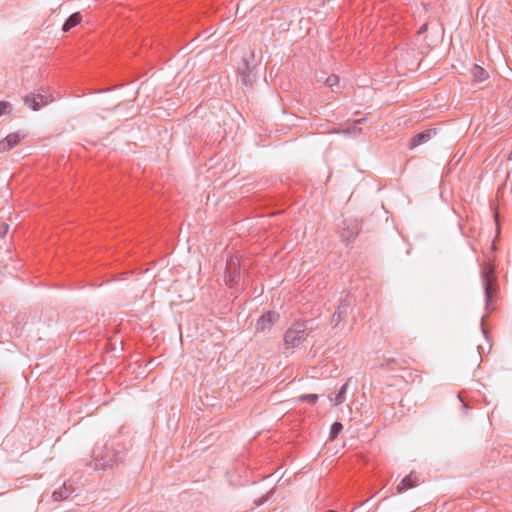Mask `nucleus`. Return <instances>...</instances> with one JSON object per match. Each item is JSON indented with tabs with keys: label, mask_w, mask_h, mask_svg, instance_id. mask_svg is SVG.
I'll return each mask as SVG.
<instances>
[{
	"label": "nucleus",
	"mask_w": 512,
	"mask_h": 512,
	"mask_svg": "<svg viewBox=\"0 0 512 512\" xmlns=\"http://www.w3.org/2000/svg\"><path fill=\"white\" fill-rule=\"evenodd\" d=\"M125 456V448L120 442H107L97 445L93 451V460L96 469L111 468L121 462Z\"/></svg>",
	"instance_id": "nucleus-1"
},
{
	"label": "nucleus",
	"mask_w": 512,
	"mask_h": 512,
	"mask_svg": "<svg viewBox=\"0 0 512 512\" xmlns=\"http://www.w3.org/2000/svg\"><path fill=\"white\" fill-rule=\"evenodd\" d=\"M310 321H296L285 332L283 341L285 350H294L302 344L310 334Z\"/></svg>",
	"instance_id": "nucleus-2"
},
{
	"label": "nucleus",
	"mask_w": 512,
	"mask_h": 512,
	"mask_svg": "<svg viewBox=\"0 0 512 512\" xmlns=\"http://www.w3.org/2000/svg\"><path fill=\"white\" fill-rule=\"evenodd\" d=\"M257 66L258 62L256 61L254 51H250L243 57L242 62L238 67V73L243 85L252 87L256 82L258 77Z\"/></svg>",
	"instance_id": "nucleus-3"
},
{
	"label": "nucleus",
	"mask_w": 512,
	"mask_h": 512,
	"mask_svg": "<svg viewBox=\"0 0 512 512\" xmlns=\"http://www.w3.org/2000/svg\"><path fill=\"white\" fill-rule=\"evenodd\" d=\"M240 278V260L236 256L230 257L226 264L225 281L232 287Z\"/></svg>",
	"instance_id": "nucleus-4"
},
{
	"label": "nucleus",
	"mask_w": 512,
	"mask_h": 512,
	"mask_svg": "<svg viewBox=\"0 0 512 512\" xmlns=\"http://www.w3.org/2000/svg\"><path fill=\"white\" fill-rule=\"evenodd\" d=\"M482 277L484 283L486 305H488L492 301L493 293L495 291L494 268L491 266H485L482 270Z\"/></svg>",
	"instance_id": "nucleus-5"
},
{
	"label": "nucleus",
	"mask_w": 512,
	"mask_h": 512,
	"mask_svg": "<svg viewBox=\"0 0 512 512\" xmlns=\"http://www.w3.org/2000/svg\"><path fill=\"white\" fill-rule=\"evenodd\" d=\"M24 103L34 111L39 110L43 106L53 101L51 95H44L41 93H31L26 95L24 98Z\"/></svg>",
	"instance_id": "nucleus-6"
},
{
	"label": "nucleus",
	"mask_w": 512,
	"mask_h": 512,
	"mask_svg": "<svg viewBox=\"0 0 512 512\" xmlns=\"http://www.w3.org/2000/svg\"><path fill=\"white\" fill-rule=\"evenodd\" d=\"M280 316L275 311H268L263 314L256 323L257 332L270 331L272 326L279 320Z\"/></svg>",
	"instance_id": "nucleus-7"
},
{
	"label": "nucleus",
	"mask_w": 512,
	"mask_h": 512,
	"mask_svg": "<svg viewBox=\"0 0 512 512\" xmlns=\"http://www.w3.org/2000/svg\"><path fill=\"white\" fill-rule=\"evenodd\" d=\"M438 133V130L436 128H429L426 129L415 136H413L408 144L409 149H414L422 144L427 143L432 138H434Z\"/></svg>",
	"instance_id": "nucleus-8"
},
{
	"label": "nucleus",
	"mask_w": 512,
	"mask_h": 512,
	"mask_svg": "<svg viewBox=\"0 0 512 512\" xmlns=\"http://www.w3.org/2000/svg\"><path fill=\"white\" fill-rule=\"evenodd\" d=\"M351 306V299L346 298L340 305L337 307L336 311L332 315V323L337 326L341 321H344L347 317L348 311Z\"/></svg>",
	"instance_id": "nucleus-9"
},
{
	"label": "nucleus",
	"mask_w": 512,
	"mask_h": 512,
	"mask_svg": "<svg viewBox=\"0 0 512 512\" xmlns=\"http://www.w3.org/2000/svg\"><path fill=\"white\" fill-rule=\"evenodd\" d=\"M419 482V477L415 472H411L409 475L404 477L400 483L396 486L397 493L401 494L406 490L415 487Z\"/></svg>",
	"instance_id": "nucleus-10"
},
{
	"label": "nucleus",
	"mask_w": 512,
	"mask_h": 512,
	"mask_svg": "<svg viewBox=\"0 0 512 512\" xmlns=\"http://www.w3.org/2000/svg\"><path fill=\"white\" fill-rule=\"evenodd\" d=\"M20 135L18 133H11L7 135L2 141H0V152H6L15 147L20 141Z\"/></svg>",
	"instance_id": "nucleus-11"
},
{
	"label": "nucleus",
	"mask_w": 512,
	"mask_h": 512,
	"mask_svg": "<svg viewBox=\"0 0 512 512\" xmlns=\"http://www.w3.org/2000/svg\"><path fill=\"white\" fill-rule=\"evenodd\" d=\"M72 492H73L72 485L71 484L68 485L65 482V483H63V485L61 487H59L52 493V498L54 501H62V500L67 499L71 495Z\"/></svg>",
	"instance_id": "nucleus-12"
},
{
	"label": "nucleus",
	"mask_w": 512,
	"mask_h": 512,
	"mask_svg": "<svg viewBox=\"0 0 512 512\" xmlns=\"http://www.w3.org/2000/svg\"><path fill=\"white\" fill-rule=\"evenodd\" d=\"M82 21V15L80 12L71 14L62 26L63 32H68L73 27L77 26Z\"/></svg>",
	"instance_id": "nucleus-13"
},
{
	"label": "nucleus",
	"mask_w": 512,
	"mask_h": 512,
	"mask_svg": "<svg viewBox=\"0 0 512 512\" xmlns=\"http://www.w3.org/2000/svg\"><path fill=\"white\" fill-rule=\"evenodd\" d=\"M351 379L349 378L345 384L341 386L339 391L335 394V397H330V400L335 406L341 405L346 400V393Z\"/></svg>",
	"instance_id": "nucleus-14"
},
{
	"label": "nucleus",
	"mask_w": 512,
	"mask_h": 512,
	"mask_svg": "<svg viewBox=\"0 0 512 512\" xmlns=\"http://www.w3.org/2000/svg\"><path fill=\"white\" fill-rule=\"evenodd\" d=\"M471 74L473 77V81L480 83L488 79V72L480 67L479 65H474L471 69Z\"/></svg>",
	"instance_id": "nucleus-15"
},
{
	"label": "nucleus",
	"mask_w": 512,
	"mask_h": 512,
	"mask_svg": "<svg viewBox=\"0 0 512 512\" xmlns=\"http://www.w3.org/2000/svg\"><path fill=\"white\" fill-rule=\"evenodd\" d=\"M358 233V228L357 226H353L352 228H347V229H343L342 233H341V237L342 239L344 240H351L353 239Z\"/></svg>",
	"instance_id": "nucleus-16"
},
{
	"label": "nucleus",
	"mask_w": 512,
	"mask_h": 512,
	"mask_svg": "<svg viewBox=\"0 0 512 512\" xmlns=\"http://www.w3.org/2000/svg\"><path fill=\"white\" fill-rule=\"evenodd\" d=\"M343 426L340 422H334L330 429V439L335 440L339 433L342 431Z\"/></svg>",
	"instance_id": "nucleus-17"
},
{
	"label": "nucleus",
	"mask_w": 512,
	"mask_h": 512,
	"mask_svg": "<svg viewBox=\"0 0 512 512\" xmlns=\"http://www.w3.org/2000/svg\"><path fill=\"white\" fill-rule=\"evenodd\" d=\"M344 134H347V135H353V136H357L359 135L361 132H362V129L359 128L354 122L352 123V125H350L349 127H347L346 129H344L342 131Z\"/></svg>",
	"instance_id": "nucleus-18"
},
{
	"label": "nucleus",
	"mask_w": 512,
	"mask_h": 512,
	"mask_svg": "<svg viewBox=\"0 0 512 512\" xmlns=\"http://www.w3.org/2000/svg\"><path fill=\"white\" fill-rule=\"evenodd\" d=\"M319 396L317 394H306V395H302L298 398L299 401H302V402H308L310 404H314L317 402Z\"/></svg>",
	"instance_id": "nucleus-19"
},
{
	"label": "nucleus",
	"mask_w": 512,
	"mask_h": 512,
	"mask_svg": "<svg viewBox=\"0 0 512 512\" xmlns=\"http://www.w3.org/2000/svg\"><path fill=\"white\" fill-rule=\"evenodd\" d=\"M12 112V105L7 101H0V116L10 114Z\"/></svg>",
	"instance_id": "nucleus-20"
},
{
	"label": "nucleus",
	"mask_w": 512,
	"mask_h": 512,
	"mask_svg": "<svg viewBox=\"0 0 512 512\" xmlns=\"http://www.w3.org/2000/svg\"><path fill=\"white\" fill-rule=\"evenodd\" d=\"M338 83H339V78L336 75H330L329 77H327V79L325 81V84L331 88L336 86Z\"/></svg>",
	"instance_id": "nucleus-21"
},
{
	"label": "nucleus",
	"mask_w": 512,
	"mask_h": 512,
	"mask_svg": "<svg viewBox=\"0 0 512 512\" xmlns=\"http://www.w3.org/2000/svg\"><path fill=\"white\" fill-rule=\"evenodd\" d=\"M8 231H9V225L6 223H2L0 225V237L4 238L5 235L8 233Z\"/></svg>",
	"instance_id": "nucleus-22"
},
{
	"label": "nucleus",
	"mask_w": 512,
	"mask_h": 512,
	"mask_svg": "<svg viewBox=\"0 0 512 512\" xmlns=\"http://www.w3.org/2000/svg\"><path fill=\"white\" fill-rule=\"evenodd\" d=\"M268 497H269V493L265 496V497H262V498H259L255 501V505L256 506H260L262 505L265 501L268 500Z\"/></svg>",
	"instance_id": "nucleus-23"
},
{
	"label": "nucleus",
	"mask_w": 512,
	"mask_h": 512,
	"mask_svg": "<svg viewBox=\"0 0 512 512\" xmlns=\"http://www.w3.org/2000/svg\"><path fill=\"white\" fill-rule=\"evenodd\" d=\"M427 27H428V24H427V23L423 24V25L420 27V29L418 30V34H422V33H424V32L427 30Z\"/></svg>",
	"instance_id": "nucleus-24"
},
{
	"label": "nucleus",
	"mask_w": 512,
	"mask_h": 512,
	"mask_svg": "<svg viewBox=\"0 0 512 512\" xmlns=\"http://www.w3.org/2000/svg\"><path fill=\"white\" fill-rule=\"evenodd\" d=\"M366 120V118H360L354 121L356 125L363 123Z\"/></svg>",
	"instance_id": "nucleus-25"
},
{
	"label": "nucleus",
	"mask_w": 512,
	"mask_h": 512,
	"mask_svg": "<svg viewBox=\"0 0 512 512\" xmlns=\"http://www.w3.org/2000/svg\"><path fill=\"white\" fill-rule=\"evenodd\" d=\"M386 362H387V364L392 363V362H394V359H387Z\"/></svg>",
	"instance_id": "nucleus-26"
},
{
	"label": "nucleus",
	"mask_w": 512,
	"mask_h": 512,
	"mask_svg": "<svg viewBox=\"0 0 512 512\" xmlns=\"http://www.w3.org/2000/svg\"><path fill=\"white\" fill-rule=\"evenodd\" d=\"M509 159H511V160H512V151H511V152H510V154H509Z\"/></svg>",
	"instance_id": "nucleus-27"
}]
</instances>
